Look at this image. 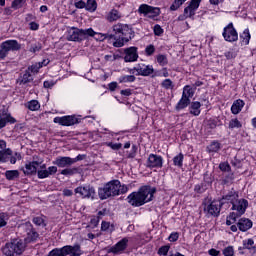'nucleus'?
I'll use <instances>...</instances> for the list:
<instances>
[{"label": "nucleus", "instance_id": "obj_44", "mask_svg": "<svg viewBox=\"0 0 256 256\" xmlns=\"http://www.w3.org/2000/svg\"><path fill=\"white\" fill-rule=\"evenodd\" d=\"M241 127V122L237 118L230 120L229 129H241Z\"/></svg>", "mask_w": 256, "mask_h": 256}, {"label": "nucleus", "instance_id": "obj_28", "mask_svg": "<svg viewBox=\"0 0 256 256\" xmlns=\"http://www.w3.org/2000/svg\"><path fill=\"white\" fill-rule=\"evenodd\" d=\"M95 35H101L100 38H96V41H105V39H114L115 41H119V37L117 36V33L114 32V34H103V33H97Z\"/></svg>", "mask_w": 256, "mask_h": 256}, {"label": "nucleus", "instance_id": "obj_45", "mask_svg": "<svg viewBox=\"0 0 256 256\" xmlns=\"http://www.w3.org/2000/svg\"><path fill=\"white\" fill-rule=\"evenodd\" d=\"M185 1L187 0H174L172 5L170 6V11H177V9H179V7H181V5L185 3Z\"/></svg>", "mask_w": 256, "mask_h": 256}, {"label": "nucleus", "instance_id": "obj_37", "mask_svg": "<svg viewBox=\"0 0 256 256\" xmlns=\"http://www.w3.org/2000/svg\"><path fill=\"white\" fill-rule=\"evenodd\" d=\"M187 99H192L193 95H195V90L193 88H191V86L189 85H186L184 88H183V92Z\"/></svg>", "mask_w": 256, "mask_h": 256}, {"label": "nucleus", "instance_id": "obj_24", "mask_svg": "<svg viewBox=\"0 0 256 256\" xmlns=\"http://www.w3.org/2000/svg\"><path fill=\"white\" fill-rule=\"evenodd\" d=\"M191 105V99L187 98L185 93H182V97L179 102L176 104V111H181L182 109H187Z\"/></svg>", "mask_w": 256, "mask_h": 256}, {"label": "nucleus", "instance_id": "obj_42", "mask_svg": "<svg viewBox=\"0 0 256 256\" xmlns=\"http://www.w3.org/2000/svg\"><path fill=\"white\" fill-rule=\"evenodd\" d=\"M27 107L30 111H37L41 107V105L39 104V101L32 100V101L28 102Z\"/></svg>", "mask_w": 256, "mask_h": 256}, {"label": "nucleus", "instance_id": "obj_54", "mask_svg": "<svg viewBox=\"0 0 256 256\" xmlns=\"http://www.w3.org/2000/svg\"><path fill=\"white\" fill-rule=\"evenodd\" d=\"M145 53L148 57H151V55L155 53V46L153 44L148 45L145 49Z\"/></svg>", "mask_w": 256, "mask_h": 256}, {"label": "nucleus", "instance_id": "obj_47", "mask_svg": "<svg viewBox=\"0 0 256 256\" xmlns=\"http://www.w3.org/2000/svg\"><path fill=\"white\" fill-rule=\"evenodd\" d=\"M161 87H163V89H173V87H174L173 81H171V79H165L161 83Z\"/></svg>", "mask_w": 256, "mask_h": 256}, {"label": "nucleus", "instance_id": "obj_64", "mask_svg": "<svg viewBox=\"0 0 256 256\" xmlns=\"http://www.w3.org/2000/svg\"><path fill=\"white\" fill-rule=\"evenodd\" d=\"M48 172V175H55V173H57V167L56 166H50L48 167V169L46 170Z\"/></svg>", "mask_w": 256, "mask_h": 256}, {"label": "nucleus", "instance_id": "obj_51", "mask_svg": "<svg viewBox=\"0 0 256 256\" xmlns=\"http://www.w3.org/2000/svg\"><path fill=\"white\" fill-rule=\"evenodd\" d=\"M36 173L38 179H47V177H49V172H47V170H38Z\"/></svg>", "mask_w": 256, "mask_h": 256}, {"label": "nucleus", "instance_id": "obj_38", "mask_svg": "<svg viewBox=\"0 0 256 256\" xmlns=\"http://www.w3.org/2000/svg\"><path fill=\"white\" fill-rule=\"evenodd\" d=\"M209 153H217L219 149H221V144L219 142H212L208 147H207Z\"/></svg>", "mask_w": 256, "mask_h": 256}, {"label": "nucleus", "instance_id": "obj_43", "mask_svg": "<svg viewBox=\"0 0 256 256\" xmlns=\"http://www.w3.org/2000/svg\"><path fill=\"white\" fill-rule=\"evenodd\" d=\"M7 221H9V214L5 212L0 213V229L7 225Z\"/></svg>", "mask_w": 256, "mask_h": 256}, {"label": "nucleus", "instance_id": "obj_49", "mask_svg": "<svg viewBox=\"0 0 256 256\" xmlns=\"http://www.w3.org/2000/svg\"><path fill=\"white\" fill-rule=\"evenodd\" d=\"M253 245H255V241H253L251 238L243 241V249H251Z\"/></svg>", "mask_w": 256, "mask_h": 256}, {"label": "nucleus", "instance_id": "obj_41", "mask_svg": "<svg viewBox=\"0 0 256 256\" xmlns=\"http://www.w3.org/2000/svg\"><path fill=\"white\" fill-rule=\"evenodd\" d=\"M240 39H242L245 45H249V41L251 40V34H249L248 29L244 30V32L240 35Z\"/></svg>", "mask_w": 256, "mask_h": 256}, {"label": "nucleus", "instance_id": "obj_61", "mask_svg": "<svg viewBox=\"0 0 256 256\" xmlns=\"http://www.w3.org/2000/svg\"><path fill=\"white\" fill-rule=\"evenodd\" d=\"M179 239V233L174 232L171 233L170 236L168 237V241H170L171 243H175V241H177Z\"/></svg>", "mask_w": 256, "mask_h": 256}, {"label": "nucleus", "instance_id": "obj_7", "mask_svg": "<svg viewBox=\"0 0 256 256\" xmlns=\"http://www.w3.org/2000/svg\"><path fill=\"white\" fill-rule=\"evenodd\" d=\"M138 13L145 17L148 16L149 19H155V17H159L161 15V8L153 7L148 4H141L138 8Z\"/></svg>", "mask_w": 256, "mask_h": 256}, {"label": "nucleus", "instance_id": "obj_29", "mask_svg": "<svg viewBox=\"0 0 256 256\" xmlns=\"http://www.w3.org/2000/svg\"><path fill=\"white\" fill-rule=\"evenodd\" d=\"M5 177L8 181H15V179H19V170H7Z\"/></svg>", "mask_w": 256, "mask_h": 256}, {"label": "nucleus", "instance_id": "obj_12", "mask_svg": "<svg viewBox=\"0 0 256 256\" xmlns=\"http://www.w3.org/2000/svg\"><path fill=\"white\" fill-rule=\"evenodd\" d=\"M54 123H59L64 127H71L72 125H77L79 119L75 116L56 117L54 118Z\"/></svg>", "mask_w": 256, "mask_h": 256}, {"label": "nucleus", "instance_id": "obj_2", "mask_svg": "<svg viewBox=\"0 0 256 256\" xmlns=\"http://www.w3.org/2000/svg\"><path fill=\"white\" fill-rule=\"evenodd\" d=\"M113 31L118 37V40L113 42L114 47H123L135 37V31L129 24L117 23L113 26Z\"/></svg>", "mask_w": 256, "mask_h": 256}, {"label": "nucleus", "instance_id": "obj_52", "mask_svg": "<svg viewBox=\"0 0 256 256\" xmlns=\"http://www.w3.org/2000/svg\"><path fill=\"white\" fill-rule=\"evenodd\" d=\"M202 0H191L189 3V8L190 9H199V5H201Z\"/></svg>", "mask_w": 256, "mask_h": 256}, {"label": "nucleus", "instance_id": "obj_31", "mask_svg": "<svg viewBox=\"0 0 256 256\" xmlns=\"http://www.w3.org/2000/svg\"><path fill=\"white\" fill-rule=\"evenodd\" d=\"M117 19H121V15H119V11L116 9H113L111 12H109L107 16V21L110 23H113V21H117Z\"/></svg>", "mask_w": 256, "mask_h": 256}, {"label": "nucleus", "instance_id": "obj_3", "mask_svg": "<svg viewBox=\"0 0 256 256\" xmlns=\"http://www.w3.org/2000/svg\"><path fill=\"white\" fill-rule=\"evenodd\" d=\"M121 191V181L111 180L106 183L103 188L98 189V195L101 201L109 199V197H117Z\"/></svg>", "mask_w": 256, "mask_h": 256}, {"label": "nucleus", "instance_id": "obj_34", "mask_svg": "<svg viewBox=\"0 0 256 256\" xmlns=\"http://www.w3.org/2000/svg\"><path fill=\"white\" fill-rule=\"evenodd\" d=\"M86 11H90V13L97 11V1L96 0H87Z\"/></svg>", "mask_w": 256, "mask_h": 256}, {"label": "nucleus", "instance_id": "obj_36", "mask_svg": "<svg viewBox=\"0 0 256 256\" xmlns=\"http://www.w3.org/2000/svg\"><path fill=\"white\" fill-rule=\"evenodd\" d=\"M135 76L134 75H125L121 76L118 81L119 83H133L135 82Z\"/></svg>", "mask_w": 256, "mask_h": 256}, {"label": "nucleus", "instance_id": "obj_27", "mask_svg": "<svg viewBox=\"0 0 256 256\" xmlns=\"http://www.w3.org/2000/svg\"><path fill=\"white\" fill-rule=\"evenodd\" d=\"M11 155H13V150H11V148L0 150V163H7Z\"/></svg>", "mask_w": 256, "mask_h": 256}, {"label": "nucleus", "instance_id": "obj_39", "mask_svg": "<svg viewBox=\"0 0 256 256\" xmlns=\"http://www.w3.org/2000/svg\"><path fill=\"white\" fill-rule=\"evenodd\" d=\"M9 159H10L11 165H15V163H17V160L21 161L23 159V157L21 156V153H19V152H15L14 154L12 152V155L9 156Z\"/></svg>", "mask_w": 256, "mask_h": 256}, {"label": "nucleus", "instance_id": "obj_6", "mask_svg": "<svg viewBox=\"0 0 256 256\" xmlns=\"http://www.w3.org/2000/svg\"><path fill=\"white\" fill-rule=\"evenodd\" d=\"M20 233H26L25 243H35L39 239V233L35 231L31 222H26L18 227Z\"/></svg>", "mask_w": 256, "mask_h": 256}, {"label": "nucleus", "instance_id": "obj_59", "mask_svg": "<svg viewBox=\"0 0 256 256\" xmlns=\"http://www.w3.org/2000/svg\"><path fill=\"white\" fill-rule=\"evenodd\" d=\"M137 155V146L136 145H132V150L131 152L128 154V159H135Z\"/></svg>", "mask_w": 256, "mask_h": 256}, {"label": "nucleus", "instance_id": "obj_23", "mask_svg": "<svg viewBox=\"0 0 256 256\" xmlns=\"http://www.w3.org/2000/svg\"><path fill=\"white\" fill-rule=\"evenodd\" d=\"M6 50L9 51H19L21 49V44L17 40H6L1 44Z\"/></svg>", "mask_w": 256, "mask_h": 256}, {"label": "nucleus", "instance_id": "obj_16", "mask_svg": "<svg viewBox=\"0 0 256 256\" xmlns=\"http://www.w3.org/2000/svg\"><path fill=\"white\" fill-rule=\"evenodd\" d=\"M134 69L137 71L136 75H141L142 77H149V75L155 73L152 65L138 64Z\"/></svg>", "mask_w": 256, "mask_h": 256}, {"label": "nucleus", "instance_id": "obj_4", "mask_svg": "<svg viewBox=\"0 0 256 256\" xmlns=\"http://www.w3.org/2000/svg\"><path fill=\"white\" fill-rule=\"evenodd\" d=\"M25 251V243L22 239L15 238L7 242L2 247V253L4 256H18L22 255Z\"/></svg>", "mask_w": 256, "mask_h": 256}, {"label": "nucleus", "instance_id": "obj_46", "mask_svg": "<svg viewBox=\"0 0 256 256\" xmlns=\"http://www.w3.org/2000/svg\"><path fill=\"white\" fill-rule=\"evenodd\" d=\"M27 0H14L11 4L12 9H21Z\"/></svg>", "mask_w": 256, "mask_h": 256}, {"label": "nucleus", "instance_id": "obj_1", "mask_svg": "<svg viewBox=\"0 0 256 256\" xmlns=\"http://www.w3.org/2000/svg\"><path fill=\"white\" fill-rule=\"evenodd\" d=\"M157 193V188L151 186H141L138 191L132 192L126 201L132 207H143L146 203L153 201L154 195Z\"/></svg>", "mask_w": 256, "mask_h": 256}, {"label": "nucleus", "instance_id": "obj_55", "mask_svg": "<svg viewBox=\"0 0 256 256\" xmlns=\"http://www.w3.org/2000/svg\"><path fill=\"white\" fill-rule=\"evenodd\" d=\"M55 81L53 80H46L43 83V87L44 89H53V87H55Z\"/></svg>", "mask_w": 256, "mask_h": 256}, {"label": "nucleus", "instance_id": "obj_11", "mask_svg": "<svg viewBox=\"0 0 256 256\" xmlns=\"http://www.w3.org/2000/svg\"><path fill=\"white\" fill-rule=\"evenodd\" d=\"M249 207V201L247 199H237L232 204V211L238 212V215H245V211H247V208Z\"/></svg>", "mask_w": 256, "mask_h": 256}, {"label": "nucleus", "instance_id": "obj_13", "mask_svg": "<svg viewBox=\"0 0 256 256\" xmlns=\"http://www.w3.org/2000/svg\"><path fill=\"white\" fill-rule=\"evenodd\" d=\"M221 205L220 200L219 201H212L207 207L204 208V211H207L208 215H211L212 217H219L221 213Z\"/></svg>", "mask_w": 256, "mask_h": 256}, {"label": "nucleus", "instance_id": "obj_62", "mask_svg": "<svg viewBox=\"0 0 256 256\" xmlns=\"http://www.w3.org/2000/svg\"><path fill=\"white\" fill-rule=\"evenodd\" d=\"M238 217H241V215H239V212H231L228 216V219L232 220L233 223H235V221H237Z\"/></svg>", "mask_w": 256, "mask_h": 256}, {"label": "nucleus", "instance_id": "obj_32", "mask_svg": "<svg viewBox=\"0 0 256 256\" xmlns=\"http://www.w3.org/2000/svg\"><path fill=\"white\" fill-rule=\"evenodd\" d=\"M60 173H61V175H65L66 177H69L72 175H77V173H79V168H77V167L65 168Z\"/></svg>", "mask_w": 256, "mask_h": 256}, {"label": "nucleus", "instance_id": "obj_20", "mask_svg": "<svg viewBox=\"0 0 256 256\" xmlns=\"http://www.w3.org/2000/svg\"><path fill=\"white\" fill-rule=\"evenodd\" d=\"M7 123H17V120L11 114H5L0 111V129H3Z\"/></svg>", "mask_w": 256, "mask_h": 256}, {"label": "nucleus", "instance_id": "obj_50", "mask_svg": "<svg viewBox=\"0 0 256 256\" xmlns=\"http://www.w3.org/2000/svg\"><path fill=\"white\" fill-rule=\"evenodd\" d=\"M223 255L225 256H233L235 255V250H233V246H228L223 250Z\"/></svg>", "mask_w": 256, "mask_h": 256}, {"label": "nucleus", "instance_id": "obj_15", "mask_svg": "<svg viewBox=\"0 0 256 256\" xmlns=\"http://www.w3.org/2000/svg\"><path fill=\"white\" fill-rule=\"evenodd\" d=\"M238 199H239V193L232 188L231 191L223 195L219 201H220V205L222 206L227 203H231V205H233Z\"/></svg>", "mask_w": 256, "mask_h": 256}, {"label": "nucleus", "instance_id": "obj_63", "mask_svg": "<svg viewBox=\"0 0 256 256\" xmlns=\"http://www.w3.org/2000/svg\"><path fill=\"white\" fill-rule=\"evenodd\" d=\"M219 169L220 171H230L231 166L228 163H220Z\"/></svg>", "mask_w": 256, "mask_h": 256}, {"label": "nucleus", "instance_id": "obj_57", "mask_svg": "<svg viewBox=\"0 0 256 256\" xmlns=\"http://www.w3.org/2000/svg\"><path fill=\"white\" fill-rule=\"evenodd\" d=\"M41 48H42L41 44L37 43V44L31 45L29 51L30 53H37Z\"/></svg>", "mask_w": 256, "mask_h": 256}, {"label": "nucleus", "instance_id": "obj_22", "mask_svg": "<svg viewBox=\"0 0 256 256\" xmlns=\"http://www.w3.org/2000/svg\"><path fill=\"white\" fill-rule=\"evenodd\" d=\"M6 50L9 51H19L21 49V44L17 40H6L1 44Z\"/></svg>", "mask_w": 256, "mask_h": 256}, {"label": "nucleus", "instance_id": "obj_21", "mask_svg": "<svg viewBox=\"0 0 256 256\" xmlns=\"http://www.w3.org/2000/svg\"><path fill=\"white\" fill-rule=\"evenodd\" d=\"M237 227L239 231H249L253 227V222L249 218H241L237 223Z\"/></svg>", "mask_w": 256, "mask_h": 256}, {"label": "nucleus", "instance_id": "obj_9", "mask_svg": "<svg viewBox=\"0 0 256 256\" xmlns=\"http://www.w3.org/2000/svg\"><path fill=\"white\" fill-rule=\"evenodd\" d=\"M129 245V238L124 237L121 239L118 243H116L114 246H111L107 253H113V255H121L125 249H127Z\"/></svg>", "mask_w": 256, "mask_h": 256}, {"label": "nucleus", "instance_id": "obj_33", "mask_svg": "<svg viewBox=\"0 0 256 256\" xmlns=\"http://www.w3.org/2000/svg\"><path fill=\"white\" fill-rule=\"evenodd\" d=\"M185 159V156L183 155V153H179L178 155H176L173 158V164L175 165V167H183V160Z\"/></svg>", "mask_w": 256, "mask_h": 256}, {"label": "nucleus", "instance_id": "obj_8", "mask_svg": "<svg viewBox=\"0 0 256 256\" xmlns=\"http://www.w3.org/2000/svg\"><path fill=\"white\" fill-rule=\"evenodd\" d=\"M222 36L225 41H228V43H235V41L239 39V34L233 26V23H229L226 27H224Z\"/></svg>", "mask_w": 256, "mask_h": 256}, {"label": "nucleus", "instance_id": "obj_14", "mask_svg": "<svg viewBox=\"0 0 256 256\" xmlns=\"http://www.w3.org/2000/svg\"><path fill=\"white\" fill-rule=\"evenodd\" d=\"M147 167L161 169L163 167V157L157 154H150L147 160Z\"/></svg>", "mask_w": 256, "mask_h": 256}, {"label": "nucleus", "instance_id": "obj_60", "mask_svg": "<svg viewBox=\"0 0 256 256\" xmlns=\"http://www.w3.org/2000/svg\"><path fill=\"white\" fill-rule=\"evenodd\" d=\"M154 35H157V37H160V35H163V28H161V26L158 24L154 26Z\"/></svg>", "mask_w": 256, "mask_h": 256}, {"label": "nucleus", "instance_id": "obj_48", "mask_svg": "<svg viewBox=\"0 0 256 256\" xmlns=\"http://www.w3.org/2000/svg\"><path fill=\"white\" fill-rule=\"evenodd\" d=\"M194 191L195 193H205V191H207V187L205 186V184L201 183V184H197L195 187H194Z\"/></svg>", "mask_w": 256, "mask_h": 256}, {"label": "nucleus", "instance_id": "obj_53", "mask_svg": "<svg viewBox=\"0 0 256 256\" xmlns=\"http://www.w3.org/2000/svg\"><path fill=\"white\" fill-rule=\"evenodd\" d=\"M107 147H110L111 149H113V151H119V149H121V147H123V144H121V143L113 144V142H108Z\"/></svg>", "mask_w": 256, "mask_h": 256}, {"label": "nucleus", "instance_id": "obj_18", "mask_svg": "<svg viewBox=\"0 0 256 256\" xmlns=\"http://www.w3.org/2000/svg\"><path fill=\"white\" fill-rule=\"evenodd\" d=\"M139 59V54H137V47H130L125 50V63H133Z\"/></svg>", "mask_w": 256, "mask_h": 256}, {"label": "nucleus", "instance_id": "obj_58", "mask_svg": "<svg viewBox=\"0 0 256 256\" xmlns=\"http://www.w3.org/2000/svg\"><path fill=\"white\" fill-rule=\"evenodd\" d=\"M1 49H0V59H5L7 55H9V50L7 48H4L3 45L1 44Z\"/></svg>", "mask_w": 256, "mask_h": 256}, {"label": "nucleus", "instance_id": "obj_40", "mask_svg": "<svg viewBox=\"0 0 256 256\" xmlns=\"http://www.w3.org/2000/svg\"><path fill=\"white\" fill-rule=\"evenodd\" d=\"M157 63L161 65V67H165L169 63V60L167 59V55L159 54L157 56Z\"/></svg>", "mask_w": 256, "mask_h": 256}, {"label": "nucleus", "instance_id": "obj_10", "mask_svg": "<svg viewBox=\"0 0 256 256\" xmlns=\"http://www.w3.org/2000/svg\"><path fill=\"white\" fill-rule=\"evenodd\" d=\"M74 191L83 199H95V188L91 185L77 187Z\"/></svg>", "mask_w": 256, "mask_h": 256}, {"label": "nucleus", "instance_id": "obj_5", "mask_svg": "<svg viewBox=\"0 0 256 256\" xmlns=\"http://www.w3.org/2000/svg\"><path fill=\"white\" fill-rule=\"evenodd\" d=\"M95 35H97V32L93 31V28L79 29L72 27L68 30L67 41L81 43L82 41H85L87 37H95Z\"/></svg>", "mask_w": 256, "mask_h": 256}, {"label": "nucleus", "instance_id": "obj_17", "mask_svg": "<svg viewBox=\"0 0 256 256\" xmlns=\"http://www.w3.org/2000/svg\"><path fill=\"white\" fill-rule=\"evenodd\" d=\"M42 162L32 161L25 164V167L22 168L24 175H37V167L41 165Z\"/></svg>", "mask_w": 256, "mask_h": 256}, {"label": "nucleus", "instance_id": "obj_30", "mask_svg": "<svg viewBox=\"0 0 256 256\" xmlns=\"http://www.w3.org/2000/svg\"><path fill=\"white\" fill-rule=\"evenodd\" d=\"M31 81H33V76L29 70H26L20 79V85H27V83H31Z\"/></svg>", "mask_w": 256, "mask_h": 256}, {"label": "nucleus", "instance_id": "obj_25", "mask_svg": "<svg viewBox=\"0 0 256 256\" xmlns=\"http://www.w3.org/2000/svg\"><path fill=\"white\" fill-rule=\"evenodd\" d=\"M189 113L190 115H194V117H199L201 115V102H190Z\"/></svg>", "mask_w": 256, "mask_h": 256}, {"label": "nucleus", "instance_id": "obj_35", "mask_svg": "<svg viewBox=\"0 0 256 256\" xmlns=\"http://www.w3.org/2000/svg\"><path fill=\"white\" fill-rule=\"evenodd\" d=\"M45 216H36L32 219V222L34 225H37V227H47V224L45 223V219L43 218Z\"/></svg>", "mask_w": 256, "mask_h": 256}, {"label": "nucleus", "instance_id": "obj_56", "mask_svg": "<svg viewBox=\"0 0 256 256\" xmlns=\"http://www.w3.org/2000/svg\"><path fill=\"white\" fill-rule=\"evenodd\" d=\"M169 249L170 247L167 245L161 246L158 250V255H163V256L167 255L169 253Z\"/></svg>", "mask_w": 256, "mask_h": 256}, {"label": "nucleus", "instance_id": "obj_26", "mask_svg": "<svg viewBox=\"0 0 256 256\" xmlns=\"http://www.w3.org/2000/svg\"><path fill=\"white\" fill-rule=\"evenodd\" d=\"M243 107H245V102L241 99H238L236 101L233 102L232 107H231V111L233 113V115H239V113H241V109H243Z\"/></svg>", "mask_w": 256, "mask_h": 256}, {"label": "nucleus", "instance_id": "obj_19", "mask_svg": "<svg viewBox=\"0 0 256 256\" xmlns=\"http://www.w3.org/2000/svg\"><path fill=\"white\" fill-rule=\"evenodd\" d=\"M53 165H57V167L65 168L71 167L73 165V158L67 156H59L53 161Z\"/></svg>", "mask_w": 256, "mask_h": 256}]
</instances>
